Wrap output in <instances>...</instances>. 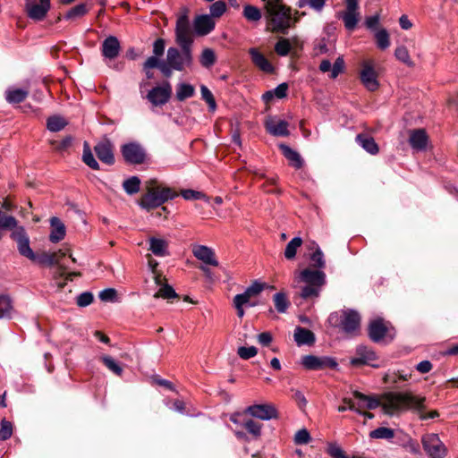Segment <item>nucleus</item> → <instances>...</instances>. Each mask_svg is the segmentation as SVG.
Returning a JSON list of instances; mask_svg holds the SVG:
<instances>
[{
    "label": "nucleus",
    "instance_id": "6e6d98bb",
    "mask_svg": "<svg viewBox=\"0 0 458 458\" xmlns=\"http://www.w3.org/2000/svg\"><path fill=\"white\" fill-rule=\"evenodd\" d=\"M292 49L289 39L281 38L275 45V51L280 56H286Z\"/></svg>",
    "mask_w": 458,
    "mask_h": 458
},
{
    "label": "nucleus",
    "instance_id": "f8f14e48",
    "mask_svg": "<svg viewBox=\"0 0 458 458\" xmlns=\"http://www.w3.org/2000/svg\"><path fill=\"white\" fill-rule=\"evenodd\" d=\"M360 79L363 86L369 91H375L379 87L377 74L374 69L373 62L365 60L361 63Z\"/></svg>",
    "mask_w": 458,
    "mask_h": 458
},
{
    "label": "nucleus",
    "instance_id": "412c9836",
    "mask_svg": "<svg viewBox=\"0 0 458 458\" xmlns=\"http://www.w3.org/2000/svg\"><path fill=\"white\" fill-rule=\"evenodd\" d=\"M193 255L199 260H201L203 263L207 265H210L213 267L218 266V261L216 259V255L214 250L205 245H196L192 250Z\"/></svg>",
    "mask_w": 458,
    "mask_h": 458
},
{
    "label": "nucleus",
    "instance_id": "a211bd4d",
    "mask_svg": "<svg viewBox=\"0 0 458 458\" xmlns=\"http://www.w3.org/2000/svg\"><path fill=\"white\" fill-rule=\"evenodd\" d=\"M265 127L269 134L276 137H287L290 134L288 122L276 119V117L267 119Z\"/></svg>",
    "mask_w": 458,
    "mask_h": 458
},
{
    "label": "nucleus",
    "instance_id": "8fccbe9b",
    "mask_svg": "<svg viewBox=\"0 0 458 458\" xmlns=\"http://www.w3.org/2000/svg\"><path fill=\"white\" fill-rule=\"evenodd\" d=\"M369 437L375 439H391L394 437V432L392 428L380 427L370 431Z\"/></svg>",
    "mask_w": 458,
    "mask_h": 458
},
{
    "label": "nucleus",
    "instance_id": "13d9d810",
    "mask_svg": "<svg viewBox=\"0 0 458 458\" xmlns=\"http://www.w3.org/2000/svg\"><path fill=\"white\" fill-rule=\"evenodd\" d=\"M13 435V425L10 421L3 420L0 427V440L9 439Z\"/></svg>",
    "mask_w": 458,
    "mask_h": 458
},
{
    "label": "nucleus",
    "instance_id": "69168bd1",
    "mask_svg": "<svg viewBox=\"0 0 458 458\" xmlns=\"http://www.w3.org/2000/svg\"><path fill=\"white\" fill-rule=\"evenodd\" d=\"M265 288V284H262L259 281L253 282L249 287L245 289L246 294H249L251 297L257 296Z\"/></svg>",
    "mask_w": 458,
    "mask_h": 458
},
{
    "label": "nucleus",
    "instance_id": "a18cd8bd",
    "mask_svg": "<svg viewBox=\"0 0 458 458\" xmlns=\"http://www.w3.org/2000/svg\"><path fill=\"white\" fill-rule=\"evenodd\" d=\"M216 61V57L214 50L211 48L203 49L199 57V63L203 67L210 68L215 64Z\"/></svg>",
    "mask_w": 458,
    "mask_h": 458
},
{
    "label": "nucleus",
    "instance_id": "37998d69",
    "mask_svg": "<svg viewBox=\"0 0 458 458\" xmlns=\"http://www.w3.org/2000/svg\"><path fill=\"white\" fill-rule=\"evenodd\" d=\"M395 58L406 64L408 67H413L414 62L411 60L409 51L406 47L399 46L394 50Z\"/></svg>",
    "mask_w": 458,
    "mask_h": 458
},
{
    "label": "nucleus",
    "instance_id": "4d7b16f0",
    "mask_svg": "<svg viewBox=\"0 0 458 458\" xmlns=\"http://www.w3.org/2000/svg\"><path fill=\"white\" fill-rule=\"evenodd\" d=\"M209 11L212 18H219L225 13L226 4L222 0L216 1L210 5Z\"/></svg>",
    "mask_w": 458,
    "mask_h": 458
},
{
    "label": "nucleus",
    "instance_id": "c85d7f7f",
    "mask_svg": "<svg viewBox=\"0 0 458 458\" xmlns=\"http://www.w3.org/2000/svg\"><path fill=\"white\" fill-rule=\"evenodd\" d=\"M52 230L49 235V240L54 242H59L65 236V226L58 217H52L50 220Z\"/></svg>",
    "mask_w": 458,
    "mask_h": 458
},
{
    "label": "nucleus",
    "instance_id": "e433bc0d",
    "mask_svg": "<svg viewBox=\"0 0 458 458\" xmlns=\"http://www.w3.org/2000/svg\"><path fill=\"white\" fill-rule=\"evenodd\" d=\"M275 308L279 313H285L290 307V301L284 293H276L273 296Z\"/></svg>",
    "mask_w": 458,
    "mask_h": 458
},
{
    "label": "nucleus",
    "instance_id": "bf43d9fd",
    "mask_svg": "<svg viewBox=\"0 0 458 458\" xmlns=\"http://www.w3.org/2000/svg\"><path fill=\"white\" fill-rule=\"evenodd\" d=\"M258 353V349L255 346H241L237 350V354L243 360H249Z\"/></svg>",
    "mask_w": 458,
    "mask_h": 458
},
{
    "label": "nucleus",
    "instance_id": "b1692460",
    "mask_svg": "<svg viewBox=\"0 0 458 458\" xmlns=\"http://www.w3.org/2000/svg\"><path fill=\"white\" fill-rule=\"evenodd\" d=\"M428 135L423 129H416L410 131L409 143L413 149L424 150L428 144Z\"/></svg>",
    "mask_w": 458,
    "mask_h": 458
},
{
    "label": "nucleus",
    "instance_id": "7c9ffc66",
    "mask_svg": "<svg viewBox=\"0 0 458 458\" xmlns=\"http://www.w3.org/2000/svg\"><path fill=\"white\" fill-rule=\"evenodd\" d=\"M168 243L165 240L151 237L149 239V250L157 257H165L168 255L167 251Z\"/></svg>",
    "mask_w": 458,
    "mask_h": 458
},
{
    "label": "nucleus",
    "instance_id": "aec40b11",
    "mask_svg": "<svg viewBox=\"0 0 458 458\" xmlns=\"http://www.w3.org/2000/svg\"><path fill=\"white\" fill-rule=\"evenodd\" d=\"M368 331L369 338L373 342L378 343L386 335L388 327L383 318H378L370 321Z\"/></svg>",
    "mask_w": 458,
    "mask_h": 458
},
{
    "label": "nucleus",
    "instance_id": "a19ab883",
    "mask_svg": "<svg viewBox=\"0 0 458 458\" xmlns=\"http://www.w3.org/2000/svg\"><path fill=\"white\" fill-rule=\"evenodd\" d=\"M64 255L65 253L62 252L61 250L59 252H54L51 254L46 253L38 258V261L48 266L57 265L60 266V267H63V265L61 264V258Z\"/></svg>",
    "mask_w": 458,
    "mask_h": 458
},
{
    "label": "nucleus",
    "instance_id": "7ed1b4c3",
    "mask_svg": "<svg viewBox=\"0 0 458 458\" xmlns=\"http://www.w3.org/2000/svg\"><path fill=\"white\" fill-rule=\"evenodd\" d=\"M299 280L305 284L301 288L299 296L305 301H314L320 295L326 284V274L322 270L305 268L299 274Z\"/></svg>",
    "mask_w": 458,
    "mask_h": 458
},
{
    "label": "nucleus",
    "instance_id": "5701e85b",
    "mask_svg": "<svg viewBox=\"0 0 458 458\" xmlns=\"http://www.w3.org/2000/svg\"><path fill=\"white\" fill-rule=\"evenodd\" d=\"M215 28V21L208 14H202L196 17L194 21V30L196 34L205 36L210 33Z\"/></svg>",
    "mask_w": 458,
    "mask_h": 458
},
{
    "label": "nucleus",
    "instance_id": "6e6552de",
    "mask_svg": "<svg viewBox=\"0 0 458 458\" xmlns=\"http://www.w3.org/2000/svg\"><path fill=\"white\" fill-rule=\"evenodd\" d=\"M377 359L378 357L372 348L366 345H358L355 349V356L351 358L350 363L353 367L367 365L372 368H379V364L374 363Z\"/></svg>",
    "mask_w": 458,
    "mask_h": 458
},
{
    "label": "nucleus",
    "instance_id": "39448f33",
    "mask_svg": "<svg viewBox=\"0 0 458 458\" xmlns=\"http://www.w3.org/2000/svg\"><path fill=\"white\" fill-rule=\"evenodd\" d=\"M121 154L124 162L128 165H142L148 158L145 148L136 141L123 144L121 146Z\"/></svg>",
    "mask_w": 458,
    "mask_h": 458
},
{
    "label": "nucleus",
    "instance_id": "9d476101",
    "mask_svg": "<svg viewBox=\"0 0 458 458\" xmlns=\"http://www.w3.org/2000/svg\"><path fill=\"white\" fill-rule=\"evenodd\" d=\"M302 366L310 370H318L327 368L336 369L338 366L335 358L328 356L318 357L315 355H305L301 358Z\"/></svg>",
    "mask_w": 458,
    "mask_h": 458
},
{
    "label": "nucleus",
    "instance_id": "4be33fe9",
    "mask_svg": "<svg viewBox=\"0 0 458 458\" xmlns=\"http://www.w3.org/2000/svg\"><path fill=\"white\" fill-rule=\"evenodd\" d=\"M120 50V42L114 36H108L102 43L101 52L105 58L109 60L114 59L118 56Z\"/></svg>",
    "mask_w": 458,
    "mask_h": 458
},
{
    "label": "nucleus",
    "instance_id": "dca6fc26",
    "mask_svg": "<svg viewBox=\"0 0 458 458\" xmlns=\"http://www.w3.org/2000/svg\"><path fill=\"white\" fill-rule=\"evenodd\" d=\"M175 41L177 44L192 46L193 38L191 35L189 19L186 15H181L176 21Z\"/></svg>",
    "mask_w": 458,
    "mask_h": 458
},
{
    "label": "nucleus",
    "instance_id": "052dcab7",
    "mask_svg": "<svg viewBox=\"0 0 458 458\" xmlns=\"http://www.w3.org/2000/svg\"><path fill=\"white\" fill-rule=\"evenodd\" d=\"M330 78L335 79L340 73H342L344 70V60L343 56H339L335 61L334 64L331 67Z\"/></svg>",
    "mask_w": 458,
    "mask_h": 458
},
{
    "label": "nucleus",
    "instance_id": "6ab92c4d",
    "mask_svg": "<svg viewBox=\"0 0 458 458\" xmlns=\"http://www.w3.org/2000/svg\"><path fill=\"white\" fill-rule=\"evenodd\" d=\"M94 151L101 162L108 165H112L114 164L113 144L109 140H104L98 142L94 147Z\"/></svg>",
    "mask_w": 458,
    "mask_h": 458
},
{
    "label": "nucleus",
    "instance_id": "4468645a",
    "mask_svg": "<svg viewBox=\"0 0 458 458\" xmlns=\"http://www.w3.org/2000/svg\"><path fill=\"white\" fill-rule=\"evenodd\" d=\"M154 183H157V180L153 179L148 182V191L142 195L139 201V206L146 210L150 211L163 205L161 199L157 192Z\"/></svg>",
    "mask_w": 458,
    "mask_h": 458
},
{
    "label": "nucleus",
    "instance_id": "338daca9",
    "mask_svg": "<svg viewBox=\"0 0 458 458\" xmlns=\"http://www.w3.org/2000/svg\"><path fill=\"white\" fill-rule=\"evenodd\" d=\"M181 195L186 200L201 199L206 197V195L204 193H202L201 191H198L191 190V189L182 191Z\"/></svg>",
    "mask_w": 458,
    "mask_h": 458
},
{
    "label": "nucleus",
    "instance_id": "ea45409f",
    "mask_svg": "<svg viewBox=\"0 0 458 458\" xmlns=\"http://www.w3.org/2000/svg\"><path fill=\"white\" fill-rule=\"evenodd\" d=\"M83 162L93 170H99V164L95 159L93 153L89 146L88 142H84L83 145V154H82Z\"/></svg>",
    "mask_w": 458,
    "mask_h": 458
},
{
    "label": "nucleus",
    "instance_id": "423d86ee",
    "mask_svg": "<svg viewBox=\"0 0 458 458\" xmlns=\"http://www.w3.org/2000/svg\"><path fill=\"white\" fill-rule=\"evenodd\" d=\"M344 4L345 9L338 12L336 17L343 21L348 31H353L360 20L359 0H344Z\"/></svg>",
    "mask_w": 458,
    "mask_h": 458
},
{
    "label": "nucleus",
    "instance_id": "20e7f679",
    "mask_svg": "<svg viewBox=\"0 0 458 458\" xmlns=\"http://www.w3.org/2000/svg\"><path fill=\"white\" fill-rule=\"evenodd\" d=\"M181 50L176 47H169L166 54V61L174 71L182 72L193 64L191 45L177 44Z\"/></svg>",
    "mask_w": 458,
    "mask_h": 458
},
{
    "label": "nucleus",
    "instance_id": "2f4dec72",
    "mask_svg": "<svg viewBox=\"0 0 458 458\" xmlns=\"http://www.w3.org/2000/svg\"><path fill=\"white\" fill-rule=\"evenodd\" d=\"M68 122L61 115H52L47 120V128L49 131L57 132L65 128Z\"/></svg>",
    "mask_w": 458,
    "mask_h": 458
},
{
    "label": "nucleus",
    "instance_id": "393cba45",
    "mask_svg": "<svg viewBox=\"0 0 458 458\" xmlns=\"http://www.w3.org/2000/svg\"><path fill=\"white\" fill-rule=\"evenodd\" d=\"M249 54L251 57L252 63L265 72H273L274 67L266 58V56L260 53L257 48H250Z\"/></svg>",
    "mask_w": 458,
    "mask_h": 458
},
{
    "label": "nucleus",
    "instance_id": "c9c22d12",
    "mask_svg": "<svg viewBox=\"0 0 458 458\" xmlns=\"http://www.w3.org/2000/svg\"><path fill=\"white\" fill-rule=\"evenodd\" d=\"M140 179L138 176H131L123 182V189L128 195H134L140 191Z\"/></svg>",
    "mask_w": 458,
    "mask_h": 458
},
{
    "label": "nucleus",
    "instance_id": "c03bdc74",
    "mask_svg": "<svg viewBox=\"0 0 458 458\" xmlns=\"http://www.w3.org/2000/svg\"><path fill=\"white\" fill-rule=\"evenodd\" d=\"M154 187L164 204L170 199H174L177 193L170 187L158 185L157 182L154 183Z\"/></svg>",
    "mask_w": 458,
    "mask_h": 458
},
{
    "label": "nucleus",
    "instance_id": "603ef678",
    "mask_svg": "<svg viewBox=\"0 0 458 458\" xmlns=\"http://www.w3.org/2000/svg\"><path fill=\"white\" fill-rule=\"evenodd\" d=\"M73 142V137L71 135H68L64 137L61 141L57 140H50V145L57 151V152H64L66 151L69 148L72 147Z\"/></svg>",
    "mask_w": 458,
    "mask_h": 458
},
{
    "label": "nucleus",
    "instance_id": "4c0bfd02",
    "mask_svg": "<svg viewBox=\"0 0 458 458\" xmlns=\"http://www.w3.org/2000/svg\"><path fill=\"white\" fill-rule=\"evenodd\" d=\"M302 239L301 237L293 238L286 245L284 255L286 259H293L295 258L297 250L302 244Z\"/></svg>",
    "mask_w": 458,
    "mask_h": 458
},
{
    "label": "nucleus",
    "instance_id": "49530a36",
    "mask_svg": "<svg viewBox=\"0 0 458 458\" xmlns=\"http://www.w3.org/2000/svg\"><path fill=\"white\" fill-rule=\"evenodd\" d=\"M375 39L377 47L381 50H385L390 46L389 34L386 29H381L376 31Z\"/></svg>",
    "mask_w": 458,
    "mask_h": 458
},
{
    "label": "nucleus",
    "instance_id": "bb28decb",
    "mask_svg": "<svg viewBox=\"0 0 458 458\" xmlns=\"http://www.w3.org/2000/svg\"><path fill=\"white\" fill-rule=\"evenodd\" d=\"M293 337L299 346L312 345L316 340L313 332L301 327H297L295 328Z\"/></svg>",
    "mask_w": 458,
    "mask_h": 458
},
{
    "label": "nucleus",
    "instance_id": "ddd939ff",
    "mask_svg": "<svg viewBox=\"0 0 458 458\" xmlns=\"http://www.w3.org/2000/svg\"><path fill=\"white\" fill-rule=\"evenodd\" d=\"M27 0L25 9L27 15L34 21H42L48 13L51 4L50 0Z\"/></svg>",
    "mask_w": 458,
    "mask_h": 458
},
{
    "label": "nucleus",
    "instance_id": "2eb2a0df",
    "mask_svg": "<svg viewBox=\"0 0 458 458\" xmlns=\"http://www.w3.org/2000/svg\"><path fill=\"white\" fill-rule=\"evenodd\" d=\"M244 412L262 420H269L278 416L276 407L270 403L250 405Z\"/></svg>",
    "mask_w": 458,
    "mask_h": 458
},
{
    "label": "nucleus",
    "instance_id": "de8ad7c7",
    "mask_svg": "<svg viewBox=\"0 0 458 458\" xmlns=\"http://www.w3.org/2000/svg\"><path fill=\"white\" fill-rule=\"evenodd\" d=\"M101 360L104 365L116 376L123 374L122 366L111 356L104 355L101 357Z\"/></svg>",
    "mask_w": 458,
    "mask_h": 458
},
{
    "label": "nucleus",
    "instance_id": "58836bf2",
    "mask_svg": "<svg viewBox=\"0 0 458 458\" xmlns=\"http://www.w3.org/2000/svg\"><path fill=\"white\" fill-rule=\"evenodd\" d=\"M89 8L87 6L86 4H79L75 5L74 7L71 8L66 14L64 15L65 20L74 21L76 19H79L82 16H84L88 12Z\"/></svg>",
    "mask_w": 458,
    "mask_h": 458
},
{
    "label": "nucleus",
    "instance_id": "f03ea898",
    "mask_svg": "<svg viewBox=\"0 0 458 458\" xmlns=\"http://www.w3.org/2000/svg\"><path fill=\"white\" fill-rule=\"evenodd\" d=\"M265 15L272 30L286 34L299 18L292 13L290 7L283 4L280 0H267L265 4Z\"/></svg>",
    "mask_w": 458,
    "mask_h": 458
},
{
    "label": "nucleus",
    "instance_id": "cd10ccee",
    "mask_svg": "<svg viewBox=\"0 0 458 458\" xmlns=\"http://www.w3.org/2000/svg\"><path fill=\"white\" fill-rule=\"evenodd\" d=\"M356 142L370 155H377L379 152V148L374 138L365 134L360 133L355 138Z\"/></svg>",
    "mask_w": 458,
    "mask_h": 458
},
{
    "label": "nucleus",
    "instance_id": "0eeeda50",
    "mask_svg": "<svg viewBox=\"0 0 458 458\" xmlns=\"http://www.w3.org/2000/svg\"><path fill=\"white\" fill-rule=\"evenodd\" d=\"M421 443L428 458H444L446 455V447L437 434L428 433L423 435Z\"/></svg>",
    "mask_w": 458,
    "mask_h": 458
},
{
    "label": "nucleus",
    "instance_id": "f3484780",
    "mask_svg": "<svg viewBox=\"0 0 458 458\" xmlns=\"http://www.w3.org/2000/svg\"><path fill=\"white\" fill-rule=\"evenodd\" d=\"M360 316L353 310L343 311L341 318V327L344 332L347 334H354L360 329Z\"/></svg>",
    "mask_w": 458,
    "mask_h": 458
},
{
    "label": "nucleus",
    "instance_id": "473e14b6",
    "mask_svg": "<svg viewBox=\"0 0 458 458\" xmlns=\"http://www.w3.org/2000/svg\"><path fill=\"white\" fill-rule=\"evenodd\" d=\"M243 17L252 23L259 22L262 18L261 11L254 5L245 4L242 11Z\"/></svg>",
    "mask_w": 458,
    "mask_h": 458
},
{
    "label": "nucleus",
    "instance_id": "f257e3e1",
    "mask_svg": "<svg viewBox=\"0 0 458 458\" xmlns=\"http://www.w3.org/2000/svg\"><path fill=\"white\" fill-rule=\"evenodd\" d=\"M353 396L358 400L356 408L375 410L381 407L383 412L389 416L399 415L409 408L420 410L423 407L424 402V398L407 392H387L377 398L354 391Z\"/></svg>",
    "mask_w": 458,
    "mask_h": 458
},
{
    "label": "nucleus",
    "instance_id": "9b49d317",
    "mask_svg": "<svg viewBox=\"0 0 458 458\" xmlns=\"http://www.w3.org/2000/svg\"><path fill=\"white\" fill-rule=\"evenodd\" d=\"M172 86L169 81L163 82L162 85L154 87L147 94V99L155 106L165 105L171 98Z\"/></svg>",
    "mask_w": 458,
    "mask_h": 458
},
{
    "label": "nucleus",
    "instance_id": "5fc2aeb1",
    "mask_svg": "<svg viewBox=\"0 0 458 458\" xmlns=\"http://www.w3.org/2000/svg\"><path fill=\"white\" fill-rule=\"evenodd\" d=\"M327 453L332 458H358L356 456H349L344 451L335 443H328Z\"/></svg>",
    "mask_w": 458,
    "mask_h": 458
},
{
    "label": "nucleus",
    "instance_id": "1a4fd4ad",
    "mask_svg": "<svg viewBox=\"0 0 458 458\" xmlns=\"http://www.w3.org/2000/svg\"><path fill=\"white\" fill-rule=\"evenodd\" d=\"M11 238L16 242L18 251L21 256L31 261L38 259L37 255L30 246V238L23 226H19V228L13 230L11 233Z\"/></svg>",
    "mask_w": 458,
    "mask_h": 458
},
{
    "label": "nucleus",
    "instance_id": "f704fd0d",
    "mask_svg": "<svg viewBox=\"0 0 458 458\" xmlns=\"http://www.w3.org/2000/svg\"><path fill=\"white\" fill-rule=\"evenodd\" d=\"M242 427L255 439H258L261 436L262 424L252 419H242Z\"/></svg>",
    "mask_w": 458,
    "mask_h": 458
},
{
    "label": "nucleus",
    "instance_id": "c756f323",
    "mask_svg": "<svg viewBox=\"0 0 458 458\" xmlns=\"http://www.w3.org/2000/svg\"><path fill=\"white\" fill-rule=\"evenodd\" d=\"M5 100L9 104H20L29 96V90L25 89L9 88L5 90Z\"/></svg>",
    "mask_w": 458,
    "mask_h": 458
},
{
    "label": "nucleus",
    "instance_id": "72a5a7b5",
    "mask_svg": "<svg viewBox=\"0 0 458 458\" xmlns=\"http://www.w3.org/2000/svg\"><path fill=\"white\" fill-rule=\"evenodd\" d=\"M195 93V89L191 84L181 82L176 86V98L179 101H183L191 98Z\"/></svg>",
    "mask_w": 458,
    "mask_h": 458
},
{
    "label": "nucleus",
    "instance_id": "79ce46f5",
    "mask_svg": "<svg viewBox=\"0 0 458 458\" xmlns=\"http://www.w3.org/2000/svg\"><path fill=\"white\" fill-rule=\"evenodd\" d=\"M19 228L16 218L13 216L5 215L0 210V230H15Z\"/></svg>",
    "mask_w": 458,
    "mask_h": 458
},
{
    "label": "nucleus",
    "instance_id": "864d4df0",
    "mask_svg": "<svg viewBox=\"0 0 458 458\" xmlns=\"http://www.w3.org/2000/svg\"><path fill=\"white\" fill-rule=\"evenodd\" d=\"M310 260L312 267L318 268L317 270H322L326 267L324 254L319 247H317L316 250L311 254Z\"/></svg>",
    "mask_w": 458,
    "mask_h": 458
},
{
    "label": "nucleus",
    "instance_id": "3c124183",
    "mask_svg": "<svg viewBox=\"0 0 458 458\" xmlns=\"http://www.w3.org/2000/svg\"><path fill=\"white\" fill-rule=\"evenodd\" d=\"M200 93H201V98L206 101V103L208 106V109L211 112L216 111V103L215 100V98L212 94V92L208 89V88L205 85L200 86Z\"/></svg>",
    "mask_w": 458,
    "mask_h": 458
},
{
    "label": "nucleus",
    "instance_id": "680f3d73",
    "mask_svg": "<svg viewBox=\"0 0 458 458\" xmlns=\"http://www.w3.org/2000/svg\"><path fill=\"white\" fill-rule=\"evenodd\" d=\"M155 296L169 300L177 297V293L172 286L165 284L158 290Z\"/></svg>",
    "mask_w": 458,
    "mask_h": 458
},
{
    "label": "nucleus",
    "instance_id": "09e8293b",
    "mask_svg": "<svg viewBox=\"0 0 458 458\" xmlns=\"http://www.w3.org/2000/svg\"><path fill=\"white\" fill-rule=\"evenodd\" d=\"M12 310L11 299L6 295H0V318H11Z\"/></svg>",
    "mask_w": 458,
    "mask_h": 458
},
{
    "label": "nucleus",
    "instance_id": "a878e982",
    "mask_svg": "<svg viewBox=\"0 0 458 458\" xmlns=\"http://www.w3.org/2000/svg\"><path fill=\"white\" fill-rule=\"evenodd\" d=\"M279 148L284 157L289 161L291 166L295 169H301L302 167L304 161L297 151L284 143L279 145Z\"/></svg>",
    "mask_w": 458,
    "mask_h": 458
},
{
    "label": "nucleus",
    "instance_id": "e2e57ef3",
    "mask_svg": "<svg viewBox=\"0 0 458 458\" xmlns=\"http://www.w3.org/2000/svg\"><path fill=\"white\" fill-rule=\"evenodd\" d=\"M94 297L90 292H84L77 296L76 303L79 307H87L92 303Z\"/></svg>",
    "mask_w": 458,
    "mask_h": 458
},
{
    "label": "nucleus",
    "instance_id": "0e129e2a",
    "mask_svg": "<svg viewBox=\"0 0 458 458\" xmlns=\"http://www.w3.org/2000/svg\"><path fill=\"white\" fill-rule=\"evenodd\" d=\"M310 441V435L306 428L298 430L294 437V442L296 445L308 444Z\"/></svg>",
    "mask_w": 458,
    "mask_h": 458
},
{
    "label": "nucleus",
    "instance_id": "774afa93",
    "mask_svg": "<svg viewBox=\"0 0 458 458\" xmlns=\"http://www.w3.org/2000/svg\"><path fill=\"white\" fill-rule=\"evenodd\" d=\"M116 294L117 293L115 289L106 288L99 293L98 297L102 301L113 302L116 299Z\"/></svg>",
    "mask_w": 458,
    "mask_h": 458
}]
</instances>
